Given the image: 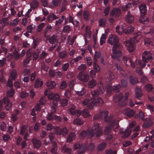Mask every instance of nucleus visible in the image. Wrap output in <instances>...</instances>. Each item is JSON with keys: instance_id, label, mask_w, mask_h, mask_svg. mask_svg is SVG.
<instances>
[{"instance_id": "nucleus-1", "label": "nucleus", "mask_w": 154, "mask_h": 154, "mask_svg": "<svg viewBox=\"0 0 154 154\" xmlns=\"http://www.w3.org/2000/svg\"><path fill=\"white\" fill-rule=\"evenodd\" d=\"M108 114L107 111L103 110L98 115H95L93 117L94 120L101 118H104L105 122L109 123L110 125L107 126L104 129V132L106 134L109 132L112 128H113L115 131H117L119 127L118 124L119 120L114 119L112 115L108 116Z\"/></svg>"}, {"instance_id": "nucleus-2", "label": "nucleus", "mask_w": 154, "mask_h": 154, "mask_svg": "<svg viewBox=\"0 0 154 154\" xmlns=\"http://www.w3.org/2000/svg\"><path fill=\"white\" fill-rule=\"evenodd\" d=\"M119 38L116 35L111 34L108 38V43L113 45L111 57L114 59L119 60V57L122 55V45L119 43Z\"/></svg>"}, {"instance_id": "nucleus-3", "label": "nucleus", "mask_w": 154, "mask_h": 154, "mask_svg": "<svg viewBox=\"0 0 154 154\" xmlns=\"http://www.w3.org/2000/svg\"><path fill=\"white\" fill-rule=\"evenodd\" d=\"M140 31L133 34V37L124 42L127 50L130 52H132L134 50L135 45L134 44L137 43L142 38Z\"/></svg>"}, {"instance_id": "nucleus-4", "label": "nucleus", "mask_w": 154, "mask_h": 154, "mask_svg": "<svg viewBox=\"0 0 154 154\" xmlns=\"http://www.w3.org/2000/svg\"><path fill=\"white\" fill-rule=\"evenodd\" d=\"M89 129L90 132L89 133V135L91 137H92L95 135L97 137H99L102 134V128L100 127L98 123H94L92 128Z\"/></svg>"}, {"instance_id": "nucleus-5", "label": "nucleus", "mask_w": 154, "mask_h": 154, "mask_svg": "<svg viewBox=\"0 0 154 154\" xmlns=\"http://www.w3.org/2000/svg\"><path fill=\"white\" fill-rule=\"evenodd\" d=\"M135 66L137 67L136 69V72L138 74L140 75H142L143 72L141 68L144 67L146 66V64L142 63V61L141 60L136 59L135 61Z\"/></svg>"}, {"instance_id": "nucleus-6", "label": "nucleus", "mask_w": 154, "mask_h": 154, "mask_svg": "<svg viewBox=\"0 0 154 154\" xmlns=\"http://www.w3.org/2000/svg\"><path fill=\"white\" fill-rule=\"evenodd\" d=\"M142 58L144 62L151 63L152 60V54L149 51H145L143 53Z\"/></svg>"}, {"instance_id": "nucleus-7", "label": "nucleus", "mask_w": 154, "mask_h": 154, "mask_svg": "<svg viewBox=\"0 0 154 154\" xmlns=\"http://www.w3.org/2000/svg\"><path fill=\"white\" fill-rule=\"evenodd\" d=\"M48 97L50 99L53 100L52 103L54 105L56 106H58L57 102L60 99V97L58 94L51 93L49 94Z\"/></svg>"}, {"instance_id": "nucleus-8", "label": "nucleus", "mask_w": 154, "mask_h": 154, "mask_svg": "<svg viewBox=\"0 0 154 154\" xmlns=\"http://www.w3.org/2000/svg\"><path fill=\"white\" fill-rule=\"evenodd\" d=\"M123 32L126 34H131L134 31V27L130 25H127L124 23L122 25Z\"/></svg>"}, {"instance_id": "nucleus-9", "label": "nucleus", "mask_w": 154, "mask_h": 154, "mask_svg": "<svg viewBox=\"0 0 154 154\" xmlns=\"http://www.w3.org/2000/svg\"><path fill=\"white\" fill-rule=\"evenodd\" d=\"M54 132L57 135L65 136L68 133V130L65 127L61 129L57 126L54 128Z\"/></svg>"}, {"instance_id": "nucleus-10", "label": "nucleus", "mask_w": 154, "mask_h": 154, "mask_svg": "<svg viewBox=\"0 0 154 154\" xmlns=\"http://www.w3.org/2000/svg\"><path fill=\"white\" fill-rule=\"evenodd\" d=\"M82 103V105H86L89 109L93 108L94 106V103L93 102L92 99L89 98L84 99Z\"/></svg>"}, {"instance_id": "nucleus-11", "label": "nucleus", "mask_w": 154, "mask_h": 154, "mask_svg": "<svg viewBox=\"0 0 154 154\" xmlns=\"http://www.w3.org/2000/svg\"><path fill=\"white\" fill-rule=\"evenodd\" d=\"M123 94L121 93H119L114 96L113 97V100L115 102H119V105L120 106H123L125 105L126 103L124 102L122 104L120 101L122 99L123 97Z\"/></svg>"}, {"instance_id": "nucleus-12", "label": "nucleus", "mask_w": 154, "mask_h": 154, "mask_svg": "<svg viewBox=\"0 0 154 154\" xmlns=\"http://www.w3.org/2000/svg\"><path fill=\"white\" fill-rule=\"evenodd\" d=\"M121 85L117 84L114 85L113 88H112L110 85H108L106 88V91L108 95H110L112 90L115 92H119L120 90Z\"/></svg>"}, {"instance_id": "nucleus-13", "label": "nucleus", "mask_w": 154, "mask_h": 154, "mask_svg": "<svg viewBox=\"0 0 154 154\" xmlns=\"http://www.w3.org/2000/svg\"><path fill=\"white\" fill-rule=\"evenodd\" d=\"M121 14V11L119 8H114L111 11L110 15L111 17L118 18Z\"/></svg>"}, {"instance_id": "nucleus-14", "label": "nucleus", "mask_w": 154, "mask_h": 154, "mask_svg": "<svg viewBox=\"0 0 154 154\" xmlns=\"http://www.w3.org/2000/svg\"><path fill=\"white\" fill-rule=\"evenodd\" d=\"M69 114L72 115H75L77 116H80L81 114V111L80 110H76L74 106H72L67 111Z\"/></svg>"}, {"instance_id": "nucleus-15", "label": "nucleus", "mask_w": 154, "mask_h": 154, "mask_svg": "<svg viewBox=\"0 0 154 154\" xmlns=\"http://www.w3.org/2000/svg\"><path fill=\"white\" fill-rule=\"evenodd\" d=\"M122 60L126 66H130L133 68L135 67V64L132 62L130 58L124 56L122 57Z\"/></svg>"}, {"instance_id": "nucleus-16", "label": "nucleus", "mask_w": 154, "mask_h": 154, "mask_svg": "<svg viewBox=\"0 0 154 154\" xmlns=\"http://www.w3.org/2000/svg\"><path fill=\"white\" fill-rule=\"evenodd\" d=\"M79 79L83 82H87L89 79V75L88 74H83L81 72L79 73L78 76Z\"/></svg>"}, {"instance_id": "nucleus-17", "label": "nucleus", "mask_w": 154, "mask_h": 154, "mask_svg": "<svg viewBox=\"0 0 154 154\" xmlns=\"http://www.w3.org/2000/svg\"><path fill=\"white\" fill-rule=\"evenodd\" d=\"M74 148L75 149H79L80 152L82 153H83L87 149V146H86L81 145L80 143H77L75 144L74 145Z\"/></svg>"}, {"instance_id": "nucleus-18", "label": "nucleus", "mask_w": 154, "mask_h": 154, "mask_svg": "<svg viewBox=\"0 0 154 154\" xmlns=\"http://www.w3.org/2000/svg\"><path fill=\"white\" fill-rule=\"evenodd\" d=\"M131 130L127 128L124 131L123 128H121L119 130V133L121 134H123V138H126L129 136L131 133Z\"/></svg>"}, {"instance_id": "nucleus-19", "label": "nucleus", "mask_w": 154, "mask_h": 154, "mask_svg": "<svg viewBox=\"0 0 154 154\" xmlns=\"http://www.w3.org/2000/svg\"><path fill=\"white\" fill-rule=\"evenodd\" d=\"M123 112L129 117L132 116L135 113V112L133 110L130 109L128 108L125 109Z\"/></svg>"}, {"instance_id": "nucleus-20", "label": "nucleus", "mask_w": 154, "mask_h": 154, "mask_svg": "<svg viewBox=\"0 0 154 154\" xmlns=\"http://www.w3.org/2000/svg\"><path fill=\"white\" fill-rule=\"evenodd\" d=\"M141 14L142 16L145 15L146 12V5L144 4L140 5L139 6Z\"/></svg>"}, {"instance_id": "nucleus-21", "label": "nucleus", "mask_w": 154, "mask_h": 154, "mask_svg": "<svg viewBox=\"0 0 154 154\" xmlns=\"http://www.w3.org/2000/svg\"><path fill=\"white\" fill-rule=\"evenodd\" d=\"M134 16L129 12H128L125 17L127 21L129 23H132L134 21Z\"/></svg>"}, {"instance_id": "nucleus-22", "label": "nucleus", "mask_w": 154, "mask_h": 154, "mask_svg": "<svg viewBox=\"0 0 154 154\" xmlns=\"http://www.w3.org/2000/svg\"><path fill=\"white\" fill-rule=\"evenodd\" d=\"M32 143L34 147L36 148H39L41 145V142L36 138H33Z\"/></svg>"}, {"instance_id": "nucleus-23", "label": "nucleus", "mask_w": 154, "mask_h": 154, "mask_svg": "<svg viewBox=\"0 0 154 154\" xmlns=\"http://www.w3.org/2000/svg\"><path fill=\"white\" fill-rule=\"evenodd\" d=\"M86 33L85 34V41H86L87 39L90 38L91 35V31L90 30V27L87 26L86 27Z\"/></svg>"}, {"instance_id": "nucleus-24", "label": "nucleus", "mask_w": 154, "mask_h": 154, "mask_svg": "<svg viewBox=\"0 0 154 154\" xmlns=\"http://www.w3.org/2000/svg\"><path fill=\"white\" fill-rule=\"evenodd\" d=\"M141 89L139 88H136L135 90V97L138 99H140V97L142 95Z\"/></svg>"}, {"instance_id": "nucleus-25", "label": "nucleus", "mask_w": 154, "mask_h": 154, "mask_svg": "<svg viewBox=\"0 0 154 154\" xmlns=\"http://www.w3.org/2000/svg\"><path fill=\"white\" fill-rule=\"evenodd\" d=\"M46 85L50 89H53L56 85L55 82L54 81L49 80L46 83Z\"/></svg>"}, {"instance_id": "nucleus-26", "label": "nucleus", "mask_w": 154, "mask_h": 154, "mask_svg": "<svg viewBox=\"0 0 154 154\" xmlns=\"http://www.w3.org/2000/svg\"><path fill=\"white\" fill-rule=\"evenodd\" d=\"M43 83L41 79H38L36 80L34 84V88H35L41 87L43 85Z\"/></svg>"}, {"instance_id": "nucleus-27", "label": "nucleus", "mask_w": 154, "mask_h": 154, "mask_svg": "<svg viewBox=\"0 0 154 154\" xmlns=\"http://www.w3.org/2000/svg\"><path fill=\"white\" fill-rule=\"evenodd\" d=\"M90 132V130H88L87 131H83L79 134V137L80 139H83L86 136H88L89 137H91L89 135V133Z\"/></svg>"}, {"instance_id": "nucleus-28", "label": "nucleus", "mask_w": 154, "mask_h": 154, "mask_svg": "<svg viewBox=\"0 0 154 154\" xmlns=\"http://www.w3.org/2000/svg\"><path fill=\"white\" fill-rule=\"evenodd\" d=\"M26 56L27 58L24 61L23 63L25 66L29 63L30 60V57L31 56V52L30 50L28 51L26 53Z\"/></svg>"}, {"instance_id": "nucleus-29", "label": "nucleus", "mask_w": 154, "mask_h": 154, "mask_svg": "<svg viewBox=\"0 0 154 154\" xmlns=\"http://www.w3.org/2000/svg\"><path fill=\"white\" fill-rule=\"evenodd\" d=\"M75 135L73 132H71L68 135L66 141L68 142H69L73 140L75 138Z\"/></svg>"}, {"instance_id": "nucleus-30", "label": "nucleus", "mask_w": 154, "mask_h": 154, "mask_svg": "<svg viewBox=\"0 0 154 154\" xmlns=\"http://www.w3.org/2000/svg\"><path fill=\"white\" fill-rule=\"evenodd\" d=\"M146 121V122L143 125V127L145 128L149 127L153 124V122L152 121V120L150 119L149 118H149H148L147 119V120Z\"/></svg>"}, {"instance_id": "nucleus-31", "label": "nucleus", "mask_w": 154, "mask_h": 154, "mask_svg": "<svg viewBox=\"0 0 154 154\" xmlns=\"http://www.w3.org/2000/svg\"><path fill=\"white\" fill-rule=\"evenodd\" d=\"M73 124L77 125H81L84 124V121L80 118H76L73 121Z\"/></svg>"}, {"instance_id": "nucleus-32", "label": "nucleus", "mask_w": 154, "mask_h": 154, "mask_svg": "<svg viewBox=\"0 0 154 154\" xmlns=\"http://www.w3.org/2000/svg\"><path fill=\"white\" fill-rule=\"evenodd\" d=\"M97 84L96 81L94 79L88 82V87L89 88H92L95 87Z\"/></svg>"}, {"instance_id": "nucleus-33", "label": "nucleus", "mask_w": 154, "mask_h": 154, "mask_svg": "<svg viewBox=\"0 0 154 154\" xmlns=\"http://www.w3.org/2000/svg\"><path fill=\"white\" fill-rule=\"evenodd\" d=\"M139 117L142 120L145 121L147 120L149 118V116L147 115L145 116L144 113L142 112H140L139 113Z\"/></svg>"}, {"instance_id": "nucleus-34", "label": "nucleus", "mask_w": 154, "mask_h": 154, "mask_svg": "<svg viewBox=\"0 0 154 154\" xmlns=\"http://www.w3.org/2000/svg\"><path fill=\"white\" fill-rule=\"evenodd\" d=\"M58 39V38L56 35L52 36L49 39L50 42L52 44H54L57 42Z\"/></svg>"}, {"instance_id": "nucleus-35", "label": "nucleus", "mask_w": 154, "mask_h": 154, "mask_svg": "<svg viewBox=\"0 0 154 154\" xmlns=\"http://www.w3.org/2000/svg\"><path fill=\"white\" fill-rule=\"evenodd\" d=\"M139 21L140 23L145 24L148 22L149 19L147 17L142 16L139 18Z\"/></svg>"}, {"instance_id": "nucleus-36", "label": "nucleus", "mask_w": 154, "mask_h": 154, "mask_svg": "<svg viewBox=\"0 0 154 154\" xmlns=\"http://www.w3.org/2000/svg\"><path fill=\"white\" fill-rule=\"evenodd\" d=\"M82 116L85 118L89 117L90 116L89 112L88 109H85L82 110V112L81 111Z\"/></svg>"}, {"instance_id": "nucleus-37", "label": "nucleus", "mask_w": 154, "mask_h": 154, "mask_svg": "<svg viewBox=\"0 0 154 154\" xmlns=\"http://www.w3.org/2000/svg\"><path fill=\"white\" fill-rule=\"evenodd\" d=\"M15 111L16 114H13L11 115V119L13 122H15L17 121L18 119V117L17 115L18 114V111L17 110H16Z\"/></svg>"}, {"instance_id": "nucleus-38", "label": "nucleus", "mask_w": 154, "mask_h": 154, "mask_svg": "<svg viewBox=\"0 0 154 154\" xmlns=\"http://www.w3.org/2000/svg\"><path fill=\"white\" fill-rule=\"evenodd\" d=\"M61 0H53L52 1V3L53 5L50 7L51 8H52L54 6L57 7L60 4Z\"/></svg>"}, {"instance_id": "nucleus-39", "label": "nucleus", "mask_w": 154, "mask_h": 154, "mask_svg": "<svg viewBox=\"0 0 154 154\" xmlns=\"http://www.w3.org/2000/svg\"><path fill=\"white\" fill-rule=\"evenodd\" d=\"M52 144L53 145V147L51 150V152L52 153L55 154L57 150V144L55 141H53V143H52Z\"/></svg>"}, {"instance_id": "nucleus-40", "label": "nucleus", "mask_w": 154, "mask_h": 154, "mask_svg": "<svg viewBox=\"0 0 154 154\" xmlns=\"http://www.w3.org/2000/svg\"><path fill=\"white\" fill-rule=\"evenodd\" d=\"M38 2L34 0L31 3L30 5L31 8L33 9H35L38 7Z\"/></svg>"}, {"instance_id": "nucleus-41", "label": "nucleus", "mask_w": 154, "mask_h": 154, "mask_svg": "<svg viewBox=\"0 0 154 154\" xmlns=\"http://www.w3.org/2000/svg\"><path fill=\"white\" fill-rule=\"evenodd\" d=\"M17 76V72L16 70H14L12 71L10 74V78L12 80H14Z\"/></svg>"}, {"instance_id": "nucleus-42", "label": "nucleus", "mask_w": 154, "mask_h": 154, "mask_svg": "<svg viewBox=\"0 0 154 154\" xmlns=\"http://www.w3.org/2000/svg\"><path fill=\"white\" fill-rule=\"evenodd\" d=\"M1 23L3 26H5L9 24V22L7 19L3 18L1 21Z\"/></svg>"}, {"instance_id": "nucleus-43", "label": "nucleus", "mask_w": 154, "mask_h": 154, "mask_svg": "<svg viewBox=\"0 0 154 154\" xmlns=\"http://www.w3.org/2000/svg\"><path fill=\"white\" fill-rule=\"evenodd\" d=\"M94 101L96 103H99L101 105L103 103V101L102 99L100 97H97L96 99L94 100Z\"/></svg>"}, {"instance_id": "nucleus-44", "label": "nucleus", "mask_w": 154, "mask_h": 154, "mask_svg": "<svg viewBox=\"0 0 154 154\" xmlns=\"http://www.w3.org/2000/svg\"><path fill=\"white\" fill-rule=\"evenodd\" d=\"M35 28V26L34 25H31L28 26L27 28L28 32H33Z\"/></svg>"}, {"instance_id": "nucleus-45", "label": "nucleus", "mask_w": 154, "mask_h": 154, "mask_svg": "<svg viewBox=\"0 0 154 154\" xmlns=\"http://www.w3.org/2000/svg\"><path fill=\"white\" fill-rule=\"evenodd\" d=\"M67 54V53L66 51H61L59 54V56L61 59H63L65 57Z\"/></svg>"}, {"instance_id": "nucleus-46", "label": "nucleus", "mask_w": 154, "mask_h": 154, "mask_svg": "<svg viewBox=\"0 0 154 154\" xmlns=\"http://www.w3.org/2000/svg\"><path fill=\"white\" fill-rule=\"evenodd\" d=\"M144 45L146 46H148L149 45L152 44V41L149 38L145 39L144 40Z\"/></svg>"}, {"instance_id": "nucleus-47", "label": "nucleus", "mask_w": 154, "mask_h": 154, "mask_svg": "<svg viewBox=\"0 0 154 154\" xmlns=\"http://www.w3.org/2000/svg\"><path fill=\"white\" fill-rule=\"evenodd\" d=\"M76 94L79 96H82L84 94L86 90L84 88H82L80 91H75Z\"/></svg>"}, {"instance_id": "nucleus-48", "label": "nucleus", "mask_w": 154, "mask_h": 154, "mask_svg": "<svg viewBox=\"0 0 154 154\" xmlns=\"http://www.w3.org/2000/svg\"><path fill=\"white\" fill-rule=\"evenodd\" d=\"M87 68V65L86 64H81L78 67V69L81 71H85Z\"/></svg>"}, {"instance_id": "nucleus-49", "label": "nucleus", "mask_w": 154, "mask_h": 154, "mask_svg": "<svg viewBox=\"0 0 154 154\" xmlns=\"http://www.w3.org/2000/svg\"><path fill=\"white\" fill-rule=\"evenodd\" d=\"M62 151L63 153H70L72 151V149L70 148H66L64 146L62 149Z\"/></svg>"}, {"instance_id": "nucleus-50", "label": "nucleus", "mask_w": 154, "mask_h": 154, "mask_svg": "<svg viewBox=\"0 0 154 154\" xmlns=\"http://www.w3.org/2000/svg\"><path fill=\"white\" fill-rule=\"evenodd\" d=\"M116 32L120 35L122 34V32H123L122 28H121L120 25H118L116 26Z\"/></svg>"}, {"instance_id": "nucleus-51", "label": "nucleus", "mask_w": 154, "mask_h": 154, "mask_svg": "<svg viewBox=\"0 0 154 154\" xmlns=\"http://www.w3.org/2000/svg\"><path fill=\"white\" fill-rule=\"evenodd\" d=\"M40 51L39 50H38L33 52V56L34 60H36L38 58Z\"/></svg>"}, {"instance_id": "nucleus-52", "label": "nucleus", "mask_w": 154, "mask_h": 154, "mask_svg": "<svg viewBox=\"0 0 154 154\" xmlns=\"http://www.w3.org/2000/svg\"><path fill=\"white\" fill-rule=\"evenodd\" d=\"M129 79H130V82L131 84L132 85H134L136 83H137L138 82V81L137 80V79H135L133 77V76H132L131 75H130L129 77Z\"/></svg>"}, {"instance_id": "nucleus-53", "label": "nucleus", "mask_w": 154, "mask_h": 154, "mask_svg": "<svg viewBox=\"0 0 154 154\" xmlns=\"http://www.w3.org/2000/svg\"><path fill=\"white\" fill-rule=\"evenodd\" d=\"M60 102L63 106H65L67 105L68 101L67 99H62L60 100Z\"/></svg>"}, {"instance_id": "nucleus-54", "label": "nucleus", "mask_w": 154, "mask_h": 154, "mask_svg": "<svg viewBox=\"0 0 154 154\" xmlns=\"http://www.w3.org/2000/svg\"><path fill=\"white\" fill-rule=\"evenodd\" d=\"M106 39V37L105 34H102L100 40V43L101 45L105 42Z\"/></svg>"}, {"instance_id": "nucleus-55", "label": "nucleus", "mask_w": 154, "mask_h": 154, "mask_svg": "<svg viewBox=\"0 0 154 154\" xmlns=\"http://www.w3.org/2000/svg\"><path fill=\"white\" fill-rule=\"evenodd\" d=\"M101 54L100 52L97 51L95 52L94 57V62H97V59L100 57Z\"/></svg>"}, {"instance_id": "nucleus-56", "label": "nucleus", "mask_w": 154, "mask_h": 154, "mask_svg": "<svg viewBox=\"0 0 154 154\" xmlns=\"http://www.w3.org/2000/svg\"><path fill=\"white\" fill-rule=\"evenodd\" d=\"M145 89L148 91H150L153 89V87L151 85L148 84L145 86Z\"/></svg>"}, {"instance_id": "nucleus-57", "label": "nucleus", "mask_w": 154, "mask_h": 154, "mask_svg": "<svg viewBox=\"0 0 154 154\" xmlns=\"http://www.w3.org/2000/svg\"><path fill=\"white\" fill-rule=\"evenodd\" d=\"M106 144L105 143H103L100 144L98 145L97 148V150L101 151L104 149L106 146Z\"/></svg>"}, {"instance_id": "nucleus-58", "label": "nucleus", "mask_w": 154, "mask_h": 154, "mask_svg": "<svg viewBox=\"0 0 154 154\" xmlns=\"http://www.w3.org/2000/svg\"><path fill=\"white\" fill-rule=\"evenodd\" d=\"M58 17L56 16L54 14H52L51 15L49 16L48 18V20L49 21H52L55 19H58Z\"/></svg>"}, {"instance_id": "nucleus-59", "label": "nucleus", "mask_w": 154, "mask_h": 154, "mask_svg": "<svg viewBox=\"0 0 154 154\" xmlns=\"http://www.w3.org/2000/svg\"><path fill=\"white\" fill-rule=\"evenodd\" d=\"M14 91L13 89H9L7 92V95L9 97H12L14 93Z\"/></svg>"}, {"instance_id": "nucleus-60", "label": "nucleus", "mask_w": 154, "mask_h": 154, "mask_svg": "<svg viewBox=\"0 0 154 154\" xmlns=\"http://www.w3.org/2000/svg\"><path fill=\"white\" fill-rule=\"evenodd\" d=\"M97 62H94L93 66L96 72H99L100 71V69L99 66L97 64Z\"/></svg>"}, {"instance_id": "nucleus-61", "label": "nucleus", "mask_w": 154, "mask_h": 154, "mask_svg": "<svg viewBox=\"0 0 154 154\" xmlns=\"http://www.w3.org/2000/svg\"><path fill=\"white\" fill-rule=\"evenodd\" d=\"M106 20L105 18H103L100 20L99 22V25L100 26L103 27L105 26L106 23Z\"/></svg>"}, {"instance_id": "nucleus-62", "label": "nucleus", "mask_w": 154, "mask_h": 154, "mask_svg": "<svg viewBox=\"0 0 154 154\" xmlns=\"http://www.w3.org/2000/svg\"><path fill=\"white\" fill-rule=\"evenodd\" d=\"M67 83L65 81H63L61 83L60 88V89H63L66 88L67 86Z\"/></svg>"}, {"instance_id": "nucleus-63", "label": "nucleus", "mask_w": 154, "mask_h": 154, "mask_svg": "<svg viewBox=\"0 0 154 154\" xmlns=\"http://www.w3.org/2000/svg\"><path fill=\"white\" fill-rule=\"evenodd\" d=\"M69 66L68 63H66L63 64L62 66V69L64 71H66L67 70Z\"/></svg>"}, {"instance_id": "nucleus-64", "label": "nucleus", "mask_w": 154, "mask_h": 154, "mask_svg": "<svg viewBox=\"0 0 154 154\" xmlns=\"http://www.w3.org/2000/svg\"><path fill=\"white\" fill-rule=\"evenodd\" d=\"M52 27L50 25H48L47 26L46 29L45 31V33H50L51 32Z\"/></svg>"}]
</instances>
